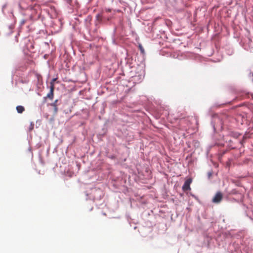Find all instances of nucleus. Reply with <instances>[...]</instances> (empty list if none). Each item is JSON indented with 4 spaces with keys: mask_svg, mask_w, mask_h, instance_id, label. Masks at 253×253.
<instances>
[{
    "mask_svg": "<svg viewBox=\"0 0 253 253\" xmlns=\"http://www.w3.org/2000/svg\"><path fill=\"white\" fill-rule=\"evenodd\" d=\"M144 77V71L143 70H141L140 71V73H137V75L131 76V81L134 83H139L143 80Z\"/></svg>",
    "mask_w": 253,
    "mask_h": 253,
    "instance_id": "obj_1",
    "label": "nucleus"
},
{
    "mask_svg": "<svg viewBox=\"0 0 253 253\" xmlns=\"http://www.w3.org/2000/svg\"><path fill=\"white\" fill-rule=\"evenodd\" d=\"M51 106H53L54 111H58L63 109L64 104L62 102L61 99H57L51 104Z\"/></svg>",
    "mask_w": 253,
    "mask_h": 253,
    "instance_id": "obj_2",
    "label": "nucleus"
},
{
    "mask_svg": "<svg viewBox=\"0 0 253 253\" xmlns=\"http://www.w3.org/2000/svg\"><path fill=\"white\" fill-rule=\"evenodd\" d=\"M223 198V194L220 192H218L216 193L215 196L212 199V202L214 203H219L221 202Z\"/></svg>",
    "mask_w": 253,
    "mask_h": 253,
    "instance_id": "obj_3",
    "label": "nucleus"
},
{
    "mask_svg": "<svg viewBox=\"0 0 253 253\" xmlns=\"http://www.w3.org/2000/svg\"><path fill=\"white\" fill-rule=\"evenodd\" d=\"M192 179L191 178H188L185 181L182 188L183 191L185 192L191 189L190 185Z\"/></svg>",
    "mask_w": 253,
    "mask_h": 253,
    "instance_id": "obj_4",
    "label": "nucleus"
},
{
    "mask_svg": "<svg viewBox=\"0 0 253 253\" xmlns=\"http://www.w3.org/2000/svg\"><path fill=\"white\" fill-rule=\"evenodd\" d=\"M49 88H50V91L47 93L46 97L47 98H49L50 99H52L53 98V91H54V87H52V86H49Z\"/></svg>",
    "mask_w": 253,
    "mask_h": 253,
    "instance_id": "obj_5",
    "label": "nucleus"
},
{
    "mask_svg": "<svg viewBox=\"0 0 253 253\" xmlns=\"http://www.w3.org/2000/svg\"><path fill=\"white\" fill-rule=\"evenodd\" d=\"M16 111H24V107L23 106L19 105L16 107Z\"/></svg>",
    "mask_w": 253,
    "mask_h": 253,
    "instance_id": "obj_6",
    "label": "nucleus"
},
{
    "mask_svg": "<svg viewBox=\"0 0 253 253\" xmlns=\"http://www.w3.org/2000/svg\"><path fill=\"white\" fill-rule=\"evenodd\" d=\"M57 78H53L52 79L51 82H50L49 86H52L54 87V82L56 81Z\"/></svg>",
    "mask_w": 253,
    "mask_h": 253,
    "instance_id": "obj_7",
    "label": "nucleus"
},
{
    "mask_svg": "<svg viewBox=\"0 0 253 253\" xmlns=\"http://www.w3.org/2000/svg\"><path fill=\"white\" fill-rule=\"evenodd\" d=\"M139 49H140V51H141V53H144V48H143V47H142V45H141V44H139Z\"/></svg>",
    "mask_w": 253,
    "mask_h": 253,
    "instance_id": "obj_8",
    "label": "nucleus"
},
{
    "mask_svg": "<svg viewBox=\"0 0 253 253\" xmlns=\"http://www.w3.org/2000/svg\"><path fill=\"white\" fill-rule=\"evenodd\" d=\"M7 6V4L5 3L4 4H3L2 6V12L4 14V9L6 8V7Z\"/></svg>",
    "mask_w": 253,
    "mask_h": 253,
    "instance_id": "obj_9",
    "label": "nucleus"
},
{
    "mask_svg": "<svg viewBox=\"0 0 253 253\" xmlns=\"http://www.w3.org/2000/svg\"><path fill=\"white\" fill-rule=\"evenodd\" d=\"M33 128H34V124L31 123V125H30V128H29V130H32Z\"/></svg>",
    "mask_w": 253,
    "mask_h": 253,
    "instance_id": "obj_10",
    "label": "nucleus"
},
{
    "mask_svg": "<svg viewBox=\"0 0 253 253\" xmlns=\"http://www.w3.org/2000/svg\"><path fill=\"white\" fill-rule=\"evenodd\" d=\"M25 23V20H22L21 21V25H23Z\"/></svg>",
    "mask_w": 253,
    "mask_h": 253,
    "instance_id": "obj_11",
    "label": "nucleus"
},
{
    "mask_svg": "<svg viewBox=\"0 0 253 253\" xmlns=\"http://www.w3.org/2000/svg\"><path fill=\"white\" fill-rule=\"evenodd\" d=\"M22 112H22V111L18 112V113H22Z\"/></svg>",
    "mask_w": 253,
    "mask_h": 253,
    "instance_id": "obj_12",
    "label": "nucleus"
}]
</instances>
